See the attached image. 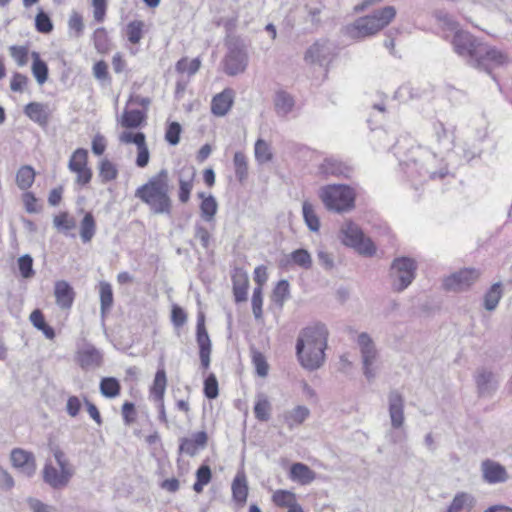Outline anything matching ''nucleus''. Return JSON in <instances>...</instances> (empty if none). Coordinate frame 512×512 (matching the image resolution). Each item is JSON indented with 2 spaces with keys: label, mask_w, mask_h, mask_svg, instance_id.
<instances>
[{
  "label": "nucleus",
  "mask_w": 512,
  "mask_h": 512,
  "mask_svg": "<svg viewBox=\"0 0 512 512\" xmlns=\"http://www.w3.org/2000/svg\"><path fill=\"white\" fill-rule=\"evenodd\" d=\"M451 44L454 52L468 65L487 73L508 62V56L504 52L479 40L468 31L456 30Z\"/></svg>",
  "instance_id": "nucleus-1"
},
{
  "label": "nucleus",
  "mask_w": 512,
  "mask_h": 512,
  "mask_svg": "<svg viewBox=\"0 0 512 512\" xmlns=\"http://www.w3.org/2000/svg\"><path fill=\"white\" fill-rule=\"evenodd\" d=\"M328 335L323 323H315L301 330L296 342V354L305 369L314 371L323 365Z\"/></svg>",
  "instance_id": "nucleus-2"
},
{
  "label": "nucleus",
  "mask_w": 512,
  "mask_h": 512,
  "mask_svg": "<svg viewBox=\"0 0 512 512\" xmlns=\"http://www.w3.org/2000/svg\"><path fill=\"white\" fill-rule=\"evenodd\" d=\"M169 193V173L167 169H161L136 189L135 197L145 203L153 214L170 215L172 200Z\"/></svg>",
  "instance_id": "nucleus-3"
},
{
  "label": "nucleus",
  "mask_w": 512,
  "mask_h": 512,
  "mask_svg": "<svg viewBox=\"0 0 512 512\" xmlns=\"http://www.w3.org/2000/svg\"><path fill=\"white\" fill-rule=\"evenodd\" d=\"M396 16L394 6H386L382 9L374 11L372 14L360 17L347 27V33L352 38H364L376 34Z\"/></svg>",
  "instance_id": "nucleus-4"
},
{
  "label": "nucleus",
  "mask_w": 512,
  "mask_h": 512,
  "mask_svg": "<svg viewBox=\"0 0 512 512\" xmlns=\"http://www.w3.org/2000/svg\"><path fill=\"white\" fill-rule=\"evenodd\" d=\"M435 161V155L419 146H415L411 147L407 158L401 160L400 164L406 167V173L411 178L416 176L429 179L443 178L447 174L446 169H441L439 172L430 170L431 164Z\"/></svg>",
  "instance_id": "nucleus-5"
},
{
  "label": "nucleus",
  "mask_w": 512,
  "mask_h": 512,
  "mask_svg": "<svg viewBox=\"0 0 512 512\" xmlns=\"http://www.w3.org/2000/svg\"><path fill=\"white\" fill-rule=\"evenodd\" d=\"M319 197L328 210L341 213L354 208L356 194L347 185L332 184L322 187Z\"/></svg>",
  "instance_id": "nucleus-6"
},
{
  "label": "nucleus",
  "mask_w": 512,
  "mask_h": 512,
  "mask_svg": "<svg viewBox=\"0 0 512 512\" xmlns=\"http://www.w3.org/2000/svg\"><path fill=\"white\" fill-rule=\"evenodd\" d=\"M342 242L349 247L354 248L359 254L364 256H373L376 247L369 237H366L361 228L352 221H346L340 230Z\"/></svg>",
  "instance_id": "nucleus-7"
},
{
  "label": "nucleus",
  "mask_w": 512,
  "mask_h": 512,
  "mask_svg": "<svg viewBox=\"0 0 512 512\" xmlns=\"http://www.w3.org/2000/svg\"><path fill=\"white\" fill-rule=\"evenodd\" d=\"M248 64L245 44L239 38L227 41V54L224 58V71L229 76L243 73Z\"/></svg>",
  "instance_id": "nucleus-8"
},
{
  "label": "nucleus",
  "mask_w": 512,
  "mask_h": 512,
  "mask_svg": "<svg viewBox=\"0 0 512 512\" xmlns=\"http://www.w3.org/2000/svg\"><path fill=\"white\" fill-rule=\"evenodd\" d=\"M357 344L361 354L363 374L368 381H372L377 374L379 352L374 341L366 332L358 335Z\"/></svg>",
  "instance_id": "nucleus-9"
},
{
  "label": "nucleus",
  "mask_w": 512,
  "mask_h": 512,
  "mask_svg": "<svg viewBox=\"0 0 512 512\" xmlns=\"http://www.w3.org/2000/svg\"><path fill=\"white\" fill-rule=\"evenodd\" d=\"M416 263L408 257L396 258L391 265L390 275L396 291L406 289L415 278Z\"/></svg>",
  "instance_id": "nucleus-10"
},
{
  "label": "nucleus",
  "mask_w": 512,
  "mask_h": 512,
  "mask_svg": "<svg viewBox=\"0 0 512 512\" xmlns=\"http://www.w3.org/2000/svg\"><path fill=\"white\" fill-rule=\"evenodd\" d=\"M336 55V47L329 40L320 39L314 42L305 52L307 63L327 66Z\"/></svg>",
  "instance_id": "nucleus-11"
},
{
  "label": "nucleus",
  "mask_w": 512,
  "mask_h": 512,
  "mask_svg": "<svg viewBox=\"0 0 512 512\" xmlns=\"http://www.w3.org/2000/svg\"><path fill=\"white\" fill-rule=\"evenodd\" d=\"M74 474V468H56L51 461H46L42 470L43 481L55 490L67 487Z\"/></svg>",
  "instance_id": "nucleus-12"
},
{
  "label": "nucleus",
  "mask_w": 512,
  "mask_h": 512,
  "mask_svg": "<svg viewBox=\"0 0 512 512\" xmlns=\"http://www.w3.org/2000/svg\"><path fill=\"white\" fill-rule=\"evenodd\" d=\"M479 275L480 273L476 269H463L446 277L443 287L447 291H464L478 279Z\"/></svg>",
  "instance_id": "nucleus-13"
},
{
  "label": "nucleus",
  "mask_w": 512,
  "mask_h": 512,
  "mask_svg": "<svg viewBox=\"0 0 512 512\" xmlns=\"http://www.w3.org/2000/svg\"><path fill=\"white\" fill-rule=\"evenodd\" d=\"M404 397L396 389H393L388 394V411L393 429H401L405 422L404 414Z\"/></svg>",
  "instance_id": "nucleus-14"
},
{
  "label": "nucleus",
  "mask_w": 512,
  "mask_h": 512,
  "mask_svg": "<svg viewBox=\"0 0 512 512\" xmlns=\"http://www.w3.org/2000/svg\"><path fill=\"white\" fill-rule=\"evenodd\" d=\"M13 467L20 470L27 477H32L36 472V459L32 452L21 448H14L10 455Z\"/></svg>",
  "instance_id": "nucleus-15"
},
{
  "label": "nucleus",
  "mask_w": 512,
  "mask_h": 512,
  "mask_svg": "<svg viewBox=\"0 0 512 512\" xmlns=\"http://www.w3.org/2000/svg\"><path fill=\"white\" fill-rule=\"evenodd\" d=\"M482 479L488 484H499L508 481L509 474L500 463L486 459L481 463Z\"/></svg>",
  "instance_id": "nucleus-16"
},
{
  "label": "nucleus",
  "mask_w": 512,
  "mask_h": 512,
  "mask_svg": "<svg viewBox=\"0 0 512 512\" xmlns=\"http://www.w3.org/2000/svg\"><path fill=\"white\" fill-rule=\"evenodd\" d=\"M196 340L199 346L201 365L207 369L210 365L211 341L204 324V315H199L197 321Z\"/></svg>",
  "instance_id": "nucleus-17"
},
{
  "label": "nucleus",
  "mask_w": 512,
  "mask_h": 512,
  "mask_svg": "<svg viewBox=\"0 0 512 512\" xmlns=\"http://www.w3.org/2000/svg\"><path fill=\"white\" fill-rule=\"evenodd\" d=\"M208 442V435L205 431H199L191 438L183 437L180 439L179 453L194 457L200 449H204Z\"/></svg>",
  "instance_id": "nucleus-18"
},
{
  "label": "nucleus",
  "mask_w": 512,
  "mask_h": 512,
  "mask_svg": "<svg viewBox=\"0 0 512 512\" xmlns=\"http://www.w3.org/2000/svg\"><path fill=\"white\" fill-rule=\"evenodd\" d=\"M77 361L83 369H94L102 363V353L91 344H85L77 352Z\"/></svg>",
  "instance_id": "nucleus-19"
},
{
  "label": "nucleus",
  "mask_w": 512,
  "mask_h": 512,
  "mask_svg": "<svg viewBox=\"0 0 512 512\" xmlns=\"http://www.w3.org/2000/svg\"><path fill=\"white\" fill-rule=\"evenodd\" d=\"M478 394L481 397H490L497 388V381L492 372L479 369L475 375Z\"/></svg>",
  "instance_id": "nucleus-20"
},
{
  "label": "nucleus",
  "mask_w": 512,
  "mask_h": 512,
  "mask_svg": "<svg viewBox=\"0 0 512 512\" xmlns=\"http://www.w3.org/2000/svg\"><path fill=\"white\" fill-rule=\"evenodd\" d=\"M320 172L325 175L349 178L353 173V168L346 163L334 158H326L319 167Z\"/></svg>",
  "instance_id": "nucleus-21"
},
{
  "label": "nucleus",
  "mask_w": 512,
  "mask_h": 512,
  "mask_svg": "<svg viewBox=\"0 0 512 512\" xmlns=\"http://www.w3.org/2000/svg\"><path fill=\"white\" fill-rule=\"evenodd\" d=\"M54 295L60 308L69 309L73 304L75 292L67 281L61 280L55 283Z\"/></svg>",
  "instance_id": "nucleus-22"
},
{
  "label": "nucleus",
  "mask_w": 512,
  "mask_h": 512,
  "mask_svg": "<svg viewBox=\"0 0 512 512\" xmlns=\"http://www.w3.org/2000/svg\"><path fill=\"white\" fill-rule=\"evenodd\" d=\"M234 93L231 89H225L215 95L211 102V111L216 116H225L233 104Z\"/></svg>",
  "instance_id": "nucleus-23"
},
{
  "label": "nucleus",
  "mask_w": 512,
  "mask_h": 512,
  "mask_svg": "<svg viewBox=\"0 0 512 512\" xmlns=\"http://www.w3.org/2000/svg\"><path fill=\"white\" fill-rule=\"evenodd\" d=\"M196 171L193 167L183 168L179 176V201L187 203L190 199V193L193 189Z\"/></svg>",
  "instance_id": "nucleus-24"
},
{
  "label": "nucleus",
  "mask_w": 512,
  "mask_h": 512,
  "mask_svg": "<svg viewBox=\"0 0 512 512\" xmlns=\"http://www.w3.org/2000/svg\"><path fill=\"white\" fill-rule=\"evenodd\" d=\"M25 114L34 122L44 127L49 121L48 106L39 102H31L25 106Z\"/></svg>",
  "instance_id": "nucleus-25"
},
{
  "label": "nucleus",
  "mask_w": 512,
  "mask_h": 512,
  "mask_svg": "<svg viewBox=\"0 0 512 512\" xmlns=\"http://www.w3.org/2000/svg\"><path fill=\"white\" fill-rule=\"evenodd\" d=\"M475 502V498L472 494L459 492L454 496L447 512H471L475 506Z\"/></svg>",
  "instance_id": "nucleus-26"
},
{
  "label": "nucleus",
  "mask_w": 512,
  "mask_h": 512,
  "mask_svg": "<svg viewBox=\"0 0 512 512\" xmlns=\"http://www.w3.org/2000/svg\"><path fill=\"white\" fill-rule=\"evenodd\" d=\"M290 478L302 485H307L314 481L316 473L303 463H294L290 468Z\"/></svg>",
  "instance_id": "nucleus-27"
},
{
  "label": "nucleus",
  "mask_w": 512,
  "mask_h": 512,
  "mask_svg": "<svg viewBox=\"0 0 512 512\" xmlns=\"http://www.w3.org/2000/svg\"><path fill=\"white\" fill-rule=\"evenodd\" d=\"M233 294L236 302H243L247 300L248 289V276L242 271H236L232 276Z\"/></svg>",
  "instance_id": "nucleus-28"
},
{
  "label": "nucleus",
  "mask_w": 512,
  "mask_h": 512,
  "mask_svg": "<svg viewBox=\"0 0 512 512\" xmlns=\"http://www.w3.org/2000/svg\"><path fill=\"white\" fill-rule=\"evenodd\" d=\"M434 136L440 147L450 150L454 146V132L448 131L442 122L433 124Z\"/></svg>",
  "instance_id": "nucleus-29"
},
{
  "label": "nucleus",
  "mask_w": 512,
  "mask_h": 512,
  "mask_svg": "<svg viewBox=\"0 0 512 512\" xmlns=\"http://www.w3.org/2000/svg\"><path fill=\"white\" fill-rule=\"evenodd\" d=\"M231 489L233 499L238 503L244 504L248 496V485L244 472L236 474Z\"/></svg>",
  "instance_id": "nucleus-30"
},
{
  "label": "nucleus",
  "mask_w": 512,
  "mask_h": 512,
  "mask_svg": "<svg viewBox=\"0 0 512 512\" xmlns=\"http://www.w3.org/2000/svg\"><path fill=\"white\" fill-rule=\"evenodd\" d=\"M294 99L293 97L285 92V91H278L275 95L274 99V105L276 113L281 116L285 117L287 116L294 107Z\"/></svg>",
  "instance_id": "nucleus-31"
},
{
  "label": "nucleus",
  "mask_w": 512,
  "mask_h": 512,
  "mask_svg": "<svg viewBox=\"0 0 512 512\" xmlns=\"http://www.w3.org/2000/svg\"><path fill=\"white\" fill-rule=\"evenodd\" d=\"M272 405L268 400V397L260 393L257 395L256 403L254 406V414L257 420L266 422L270 419Z\"/></svg>",
  "instance_id": "nucleus-32"
},
{
  "label": "nucleus",
  "mask_w": 512,
  "mask_h": 512,
  "mask_svg": "<svg viewBox=\"0 0 512 512\" xmlns=\"http://www.w3.org/2000/svg\"><path fill=\"white\" fill-rule=\"evenodd\" d=\"M100 295V311L104 317L113 306V291L112 286L108 282H101L99 285Z\"/></svg>",
  "instance_id": "nucleus-33"
},
{
  "label": "nucleus",
  "mask_w": 512,
  "mask_h": 512,
  "mask_svg": "<svg viewBox=\"0 0 512 512\" xmlns=\"http://www.w3.org/2000/svg\"><path fill=\"white\" fill-rule=\"evenodd\" d=\"M309 414L310 411L306 406L299 405L285 414V422L290 428H293L295 425L302 424Z\"/></svg>",
  "instance_id": "nucleus-34"
},
{
  "label": "nucleus",
  "mask_w": 512,
  "mask_h": 512,
  "mask_svg": "<svg viewBox=\"0 0 512 512\" xmlns=\"http://www.w3.org/2000/svg\"><path fill=\"white\" fill-rule=\"evenodd\" d=\"M32 73L39 85L44 84L48 79V66L40 59L37 52H32Z\"/></svg>",
  "instance_id": "nucleus-35"
},
{
  "label": "nucleus",
  "mask_w": 512,
  "mask_h": 512,
  "mask_svg": "<svg viewBox=\"0 0 512 512\" xmlns=\"http://www.w3.org/2000/svg\"><path fill=\"white\" fill-rule=\"evenodd\" d=\"M502 297L501 283L493 284L484 295V307L488 311H493L497 308L499 301Z\"/></svg>",
  "instance_id": "nucleus-36"
},
{
  "label": "nucleus",
  "mask_w": 512,
  "mask_h": 512,
  "mask_svg": "<svg viewBox=\"0 0 512 512\" xmlns=\"http://www.w3.org/2000/svg\"><path fill=\"white\" fill-rule=\"evenodd\" d=\"M145 113L141 110H126L121 118V125L125 128H137L145 120Z\"/></svg>",
  "instance_id": "nucleus-37"
},
{
  "label": "nucleus",
  "mask_w": 512,
  "mask_h": 512,
  "mask_svg": "<svg viewBox=\"0 0 512 512\" xmlns=\"http://www.w3.org/2000/svg\"><path fill=\"white\" fill-rule=\"evenodd\" d=\"M96 231V223L92 213L85 214L80 225V236L84 243L90 242Z\"/></svg>",
  "instance_id": "nucleus-38"
},
{
  "label": "nucleus",
  "mask_w": 512,
  "mask_h": 512,
  "mask_svg": "<svg viewBox=\"0 0 512 512\" xmlns=\"http://www.w3.org/2000/svg\"><path fill=\"white\" fill-rule=\"evenodd\" d=\"M302 212L307 227L312 232H317L320 228V221L314 210L313 205L308 201H304L302 205Z\"/></svg>",
  "instance_id": "nucleus-39"
},
{
  "label": "nucleus",
  "mask_w": 512,
  "mask_h": 512,
  "mask_svg": "<svg viewBox=\"0 0 512 512\" xmlns=\"http://www.w3.org/2000/svg\"><path fill=\"white\" fill-rule=\"evenodd\" d=\"M290 297L289 282L285 279L280 280L272 293L273 302L280 308L283 307L285 301Z\"/></svg>",
  "instance_id": "nucleus-40"
},
{
  "label": "nucleus",
  "mask_w": 512,
  "mask_h": 512,
  "mask_svg": "<svg viewBox=\"0 0 512 512\" xmlns=\"http://www.w3.org/2000/svg\"><path fill=\"white\" fill-rule=\"evenodd\" d=\"M35 179V171L31 166H22L16 174V183L21 190L30 188Z\"/></svg>",
  "instance_id": "nucleus-41"
},
{
  "label": "nucleus",
  "mask_w": 512,
  "mask_h": 512,
  "mask_svg": "<svg viewBox=\"0 0 512 512\" xmlns=\"http://www.w3.org/2000/svg\"><path fill=\"white\" fill-rule=\"evenodd\" d=\"M120 383L114 377H105L100 382V392L106 398H115L120 394Z\"/></svg>",
  "instance_id": "nucleus-42"
},
{
  "label": "nucleus",
  "mask_w": 512,
  "mask_h": 512,
  "mask_svg": "<svg viewBox=\"0 0 512 512\" xmlns=\"http://www.w3.org/2000/svg\"><path fill=\"white\" fill-rule=\"evenodd\" d=\"M218 210V203L214 196L209 195L207 198H204L200 204V212L201 217L206 222H211L214 220V217Z\"/></svg>",
  "instance_id": "nucleus-43"
},
{
  "label": "nucleus",
  "mask_w": 512,
  "mask_h": 512,
  "mask_svg": "<svg viewBox=\"0 0 512 512\" xmlns=\"http://www.w3.org/2000/svg\"><path fill=\"white\" fill-rule=\"evenodd\" d=\"M255 159L258 163L270 162L273 158L271 146L263 139H258L254 148Z\"/></svg>",
  "instance_id": "nucleus-44"
},
{
  "label": "nucleus",
  "mask_w": 512,
  "mask_h": 512,
  "mask_svg": "<svg viewBox=\"0 0 512 512\" xmlns=\"http://www.w3.org/2000/svg\"><path fill=\"white\" fill-rule=\"evenodd\" d=\"M166 384H167V379H166L165 370L158 369L155 374L153 386L151 389V393L156 400H163L165 390H166Z\"/></svg>",
  "instance_id": "nucleus-45"
},
{
  "label": "nucleus",
  "mask_w": 512,
  "mask_h": 512,
  "mask_svg": "<svg viewBox=\"0 0 512 512\" xmlns=\"http://www.w3.org/2000/svg\"><path fill=\"white\" fill-rule=\"evenodd\" d=\"M118 176V169L108 159H102L99 164V177L103 183L115 180Z\"/></svg>",
  "instance_id": "nucleus-46"
},
{
  "label": "nucleus",
  "mask_w": 512,
  "mask_h": 512,
  "mask_svg": "<svg viewBox=\"0 0 512 512\" xmlns=\"http://www.w3.org/2000/svg\"><path fill=\"white\" fill-rule=\"evenodd\" d=\"M233 162L237 179L240 182L245 181L248 176V162L245 154L240 151L236 152L234 154Z\"/></svg>",
  "instance_id": "nucleus-47"
},
{
  "label": "nucleus",
  "mask_w": 512,
  "mask_h": 512,
  "mask_svg": "<svg viewBox=\"0 0 512 512\" xmlns=\"http://www.w3.org/2000/svg\"><path fill=\"white\" fill-rule=\"evenodd\" d=\"M88 151L83 148L76 149L70 157L68 167L72 172L87 166Z\"/></svg>",
  "instance_id": "nucleus-48"
},
{
  "label": "nucleus",
  "mask_w": 512,
  "mask_h": 512,
  "mask_svg": "<svg viewBox=\"0 0 512 512\" xmlns=\"http://www.w3.org/2000/svg\"><path fill=\"white\" fill-rule=\"evenodd\" d=\"M273 502L279 507H287L295 505L296 496L294 493L286 490H278L273 494Z\"/></svg>",
  "instance_id": "nucleus-49"
},
{
  "label": "nucleus",
  "mask_w": 512,
  "mask_h": 512,
  "mask_svg": "<svg viewBox=\"0 0 512 512\" xmlns=\"http://www.w3.org/2000/svg\"><path fill=\"white\" fill-rule=\"evenodd\" d=\"M143 27L144 23L139 20L132 21L127 25L126 35L129 42L132 44H137L140 42L143 35Z\"/></svg>",
  "instance_id": "nucleus-50"
},
{
  "label": "nucleus",
  "mask_w": 512,
  "mask_h": 512,
  "mask_svg": "<svg viewBox=\"0 0 512 512\" xmlns=\"http://www.w3.org/2000/svg\"><path fill=\"white\" fill-rule=\"evenodd\" d=\"M291 260L294 264L304 269H310L312 266V258L309 252L305 249H297L290 254Z\"/></svg>",
  "instance_id": "nucleus-51"
},
{
  "label": "nucleus",
  "mask_w": 512,
  "mask_h": 512,
  "mask_svg": "<svg viewBox=\"0 0 512 512\" xmlns=\"http://www.w3.org/2000/svg\"><path fill=\"white\" fill-rule=\"evenodd\" d=\"M201 62L199 58L188 60L187 58L180 59L176 64V70L180 73H188L194 75L200 68Z\"/></svg>",
  "instance_id": "nucleus-52"
},
{
  "label": "nucleus",
  "mask_w": 512,
  "mask_h": 512,
  "mask_svg": "<svg viewBox=\"0 0 512 512\" xmlns=\"http://www.w3.org/2000/svg\"><path fill=\"white\" fill-rule=\"evenodd\" d=\"M54 226L63 232L70 231L76 227V221L69 217L68 213L63 212L53 219Z\"/></svg>",
  "instance_id": "nucleus-53"
},
{
  "label": "nucleus",
  "mask_w": 512,
  "mask_h": 512,
  "mask_svg": "<svg viewBox=\"0 0 512 512\" xmlns=\"http://www.w3.org/2000/svg\"><path fill=\"white\" fill-rule=\"evenodd\" d=\"M36 30L40 33L48 34L53 30L52 21L47 13L40 11L35 18Z\"/></svg>",
  "instance_id": "nucleus-54"
},
{
  "label": "nucleus",
  "mask_w": 512,
  "mask_h": 512,
  "mask_svg": "<svg viewBox=\"0 0 512 512\" xmlns=\"http://www.w3.org/2000/svg\"><path fill=\"white\" fill-rule=\"evenodd\" d=\"M219 394L218 381L216 376L211 373L204 380V395L208 399H215Z\"/></svg>",
  "instance_id": "nucleus-55"
},
{
  "label": "nucleus",
  "mask_w": 512,
  "mask_h": 512,
  "mask_svg": "<svg viewBox=\"0 0 512 512\" xmlns=\"http://www.w3.org/2000/svg\"><path fill=\"white\" fill-rule=\"evenodd\" d=\"M252 311L255 319H261L262 318V304H263V296H262V287L257 286L253 290L252 295Z\"/></svg>",
  "instance_id": "nucleus-56"
},
{
  "label": "nucleus",
  "mask_w": 512,
  "mask_h": 512,
  "mask_svg": "<svg viewBox=\"0 0 512 512\" xmlns=\"http://www.w3.org/2000/svg\"><path fill=\"white\" fill-rule=\"evenodd\" d=\"M18 267L23 278H31L34 275L33 259L30 255L21 256L18 259Z\"/></svg>",
  "instance_id": "nucleus-57"
},
{
  "label": "nucleus",
  "mask_w": 512,
  "mask_h": 512,
  "mask_svg": "<svg viewBox=\"0 0 512 512\" xmlns=\"http://www.w3.org/2000/svg\"><path fill=\"white\" fill-rule=\"evenodd\" d=\"M182 128L181 125L178 122H172L168 125L165 133V140L170 145H177L180 141V134H181Z\"/></svg>",
  "instance_id": "nucleus-58"
},
{
  "label": "nucleus",
  "mask_w": 512,
  "mask_h": 512,
  "mask_svg": "<svg viewBox=\"0 0 512 512\" xmlns=\"http://www.w3.org/2000/svg\"><path fill=\"white\" fill-rule=\"evenodd\" d=\"M119 141L121 143H125V144L133 143L136 146H139L146 141V136L142 132L133 133V132H129V131H124L120 134Z\"/></svg>",
  "instance_id": "nucleus-59"
},
{
  "label": "nucleus",
  "mask_w": 512,
  "mask_h": 512,
  "mask_svg": "<svg viewBox=\"0 0 512 512\" xmlns=\"http://www.w3.org/2000/svg\"><path fill=\"white\" fill-rule=\"evenodd\" d=\"M11 57L19 66H24L28 62V49L25 46H11L9 48Z\"/></svg>",
  "instance_id": "nucleus-60"
},
{
  "label": "nucleus",
  "mask_w": 512,
  "mask_h": 512,
  "mask_svg": "<svg viewBox=\"0 0 512 512\" xmlns=\"http://www.w3.org/2000/svg\"><path fill=\"white\" fill-rule=\"evenodd\" d=\"M150 159V153L146 141L141 145L137 146V158L135 164L139 168H144L148 165Z\"/></svg>",
  "instance_id": "nucleus-61"
},
{
  "label": "nucleus",
  "mask_w": 512,
  "mask_h": 512,
  "mask_svg": "<svg viewBox=\"0 0 512 512\" xmlns=\"http://www.w3.org/2000/svg\"><path fill=\"white\" fill-rule=\"evenodd\" d=\"M93 17L96 22L101 23L105 19L107 2L106 0H92Z\"/></svg>",
  "instance_id": "nucleus-62"
},
{
  "label": "nucleus",
  "mask_w": 512,
  "mask_h": 512,
  "mask_svg": "<svg viewBox=\"0 0 512 512\" xmlns=\"http://www.w3.org/2000/svg\"><path fill=\"white\" fill-rule=\"evenodd\" d=\"M52 454L56 461L58 468H74L70 463L69 459L66 457V454L60 447L54 446L51 448Z\"/></svg>",
  "instance_id": "nucleus-63"
},
{
  "label": "nucleus",
  "mask_w": 512,
  "mask_h": 512,
  "mask_svg": "<svg viewBox=\"0 0 512 512\" xmlns=\"http://www.w3.org/2000/svg\"><path fill=\"white\" fill-rule=\"evenodd\" d=\"M253 363L255 365L257 374L260 377H266L268 374L269 367L265 357L261 353L256 352L253 355Z\"/></svg>",
  "instance_id": "nucleus-64"
}]
</instances>
